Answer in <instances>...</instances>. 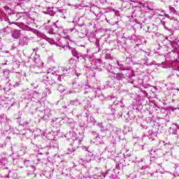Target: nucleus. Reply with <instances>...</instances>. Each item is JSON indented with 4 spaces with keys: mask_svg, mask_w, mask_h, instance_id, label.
<instances>
[{
    "mask_svg": "<svg viewBox=\"0 0 179 179\" xmlns=\"http://www.w3.org/2000/svg\"><path fill=\"white\" fill-rule=\"evenodd\" d=\"M28 163H30V160H25L24 162V164H25V166H27H27H28Z\"/></svg>",
    "mask_w": 179,
    "mask_h": 179,
    "instance_id": "29",
    "label": "nucleus"
},
{
    "mask_svg": "<svg viewBox=\"0 0 179 179\" xmlns=\"http://www.w3.org/2000/svg\"><path fill=\"white\" fill-rule=\"evenodd\" d=\"M29 44V38L23 36L19 39L18 45H27Z\"/></svg>",
    "mask_w": 179,
    "mask_h": 179,
    "instance_id": "5",
    "label": "nucleus"
},
{
    "mask_svg": "<svg viewBox=\"0 0 179 179\" xmlns=\"http://www.w3.org/2000/svg\"><path fill=\"white\" fill-rule=\"evenodd\" d=\"M96 47H99V45H100V43H99V40H97V39L96 41Z\"/></svg>",
    "mask_w": 179,
    "mask_h": 179,
    "instance_id": "32",
    "label": "nucleus"
},
{
    "mask_svg": "<svg viewBox=\"0 0 179 179\" xmlns=\"http://www.w3.org/2000/svg\"><path fill=\"white\" fill-rule=\"evenodd\" d=\"M130 69H123V71H129Z\"/></svg>",
    "mask_w": 179,
    "mask_h": 179,
    "instance_id": "52",
    "label": "nucleus"
},
{
    "mask_svg": "<svg viewBox=\"0 0 179 179\" xmlns=\"http://www.w3.org/2000/svg\"><path fill=\"white\" fill-rule=\"evenodd\" d=\"M136 10H134V11L133 12V15H136Z\"/></svg>",
    "mask_w": 179,
    "mask_h": 179,
    "instance_id": "47",
    "label": "nucleus"
},
{
    "mask_svg": "<svg viewBox=\"0 0 179 179\" xmlns=\"http://www.w3.org/2000/svg\"><path fill=\"white\" fill-rule=\"evenodd\" d=\"M169 10L171 13H177V10H176V8H174L171 6H169Z\"/></svg>",
    "mask_w": 179,
    "mask_h": 179,
    "instance_id": "18",
    "label": "nucleus"
},
{
    "mask_svg": "<svg viewBox=\"0 0 179 179\" xmlns=\"http://www.w3.org/2000/svg\"><path fill=\"white\" fill-rule=\"evenodd\" d=\"M179 0H170V3L172 5H177L178 3Z\"/></svg>",
    "mask_w": 179,
    "mask_h": 179,
    "instance_id": "21",
    "label": "nucleus"
},
{
    "mask_svg": "<svg viewBox=\"0 0 179 179\" xmlns=\"http://www.w3.org/2000/svg\"><path fill=\"white\" fill-rule=\"evenodd\" d=\"M42 76H43L42 80H43V82H44L43 79H47V78H45V76H47V74H46L45 73H43L42 74Z\"/></svg>",
    "mask_w": 179,
    "mask_h": 179,
    "instance_id": "28",
    "label": "nucleus"
},
{
    "mask_svg": "<svg viewBox=\"0 0 179 179\" xmlns=\"http://www.w3.org/2000/svg\"><path fill=\"white\" fill-rule=\"evenodd\" d=\"M110 110L112 111V114H114V111H115V108L111 107Z\"/></svg>",
    "mask_w": 179,
    "mask_h": 179,
    "instance_id": "33",
    "label": "nucleus"
},
{
    "mask_svg": "<svg viewBox=\"0 0 179 179\" xmlns=\"http://www.w3.org/2000/svg\"><path fill=\"white\" fill-rule=\"evenodd\" d=\"M59 12H62V10H59Z\"/></svg>",
    "mask_w": 179,
    "mask_h": 179,
    "instance_id": "57",
    "label": "nucleus"
},
{
    "mask_svg": "<svg viewBox=\"0 0 179 179\" xmlns=\"http://www.w3.org/2000/svg\"><path fill=\"white\" fill-rule=\"evenodd\" d=\"M138 5H143V3L141 1H138Z\"/></svg>",
    "mask_w": 179,
    "mask_h": 179,
    "instance_id": "39",
    "label": "nucleus"
},
{
    "mask_svg": "<svg viewBox=\"0 0 179 179\" xmlns=\"http://www.w3.org/2000/svg\"><path fill=\"white\" fill-rule=\"evenodd\" d=\"M12 48H13V50H15V48H16V47H15V45H12Z\"/></svg>",
    "mask_w": 179,
    "mask_h": 179,
    "instance_id": "42",
    "label": "nucleus"
},
{
    "mask_svg": "<svg viewBox=\"0 0 179 179\" xmlns=\"http://www.w3.org/2000/svg\"><path fill=\"white\" fill-rule=\"evenodd\" d=\"M34 93H36V94H38V93H37V92H35Z\"/></svg>",
    "mask_w": 179,
    "mask_h": 179,
    "instance_id": "55",
    "label": "nucleus"
},
{
    "mask_svg": "<svg viewBox=\"0 0 179 179\" xmlns=\"http://www.w3.org/2000/svg\"><path fill=\"white\" fill-rule=\"evenodd\" d=\"M97 126L100 127L101 132H106V131H108V129L104 126L103 122L97 123Z\"/></svg>",
    "mask_w": 179,
    "mask_h": 179,
    "instance_id": "8",
    "label": "nucleus"
},
{
    "mask_svg": "<svg viewBox=\"0 0 179 179\" xmlns=\"http://www.w3.org/2000/svg\"><path fill=\"white\" fill-rule=\"evenodd\" d=\"M95 64H101V59H96Z\"/></svg>",
    "mask_w": 179,
    "mask_h": 179,
    "instance_id": "26",
    "label": "nucleus"
},
{
    "mask_svg": "<svg viewBox=\"0 0 179 179\" xmlns=\"http://www.w3.org/2000/svg\"><path fill=\"white\" fill-rule=\"evenodd\" d=\"M129 40V38H125L122 36L120 39L117 41V45L120 47H125L127 45V41Z\"/></svg>",
    "mask_w": 179,
    "mask_h": 179,
    "instance_id": "4",
    "label": "nucleus"
},
{
    "mask_svg": "<svg viewBox=\"0 0 179 179\" xmlns=\"http://www.w3.org/2000/svg\"><path fill=\"white\" fill-rule=\"evenodd\" d=\"M110 143H112L114 145V143H115V140L114 141H110Z\"/></svg>",
    "mask_w": 179,
    "mask_h": 179,
    "instance_id": "48",
    "label": "nucleus"
},
{
    "mask_svg": "<svg viewBox=\"0 0 179 179\" xmlns=\"http://www.w3.org/2000/svg\"><path fill=\"white\" fill-rule=\"evenodd\" d=\"M73 152H75V149H73V148H69L66 151V155H71V153H72Z\"/></svg>",
    "mask_w": 179,
    "mask_h": 179,
    "instance_id": "16",
    "label": "nucleus"
},
{
    "mask_svg": "<svg viewBox=\"0 0 179 179\" xmlns=\"http://www.w3.org/2000/svg\"><path fill=\"white\" fill-rule=\"evenodd\" d=\"M46 155H48V152H46Z\"/></svg>",
    "mask_w": 179,
    "mask_h": 179,
    "instance_id": "64",
    "label": "nucleus"
},
{
    "mask_svg": "<svg viewBox=\"0 0 179 179\" xmlns=\"http://www.w3.org/2000/svg\"><path fill=\"white\" fill-rule=\"evenodd\" d=\"M46 158L47 157L45 155H43V153H39L38 161L40 162V160H45Z\"/></svg>",
    "mask_w": 179,
    "mask_h": 179,
    "instance_id": "13",
    "label": "nucleus"
},
{
    "mask_svg": "<svg viewBox=\"0 0 179 179\" xmlns=\"http://www.w3.org/2000/svg\"><path fill=\"white\" fill-rule=\"evenodd\" d=\"M2 106V101H0V108Z\"/></svg>",
    "mask_w": 179,
    "mask_h": 179,
    "instance_id": "44",
    "label": "nucleus"
},
{
    "mask_svg": "<svg viewBox=\"0 0 179 179\" xmlns=\"http://www.w3.org/2000/svg\"><path fill=\"white\" fill-rule=\"evenodd\" d=\"M14 86H20V83H19V82H17Z\"/></svg>",
    "mask_w": 179,
    "mask_h": 179,
    "instance_id": "36",
    "label": "nucleus"
},
{
    "mask_svg": "<svg viewBox=\"0 0 179 179\" xmlns=\"http://www.w3.org/2000/svg\"><path fill=\"white\" fill-rule=\"evenodd\" d=\"M127 82H128V83H132V84H134V81L131 80H129Z\"/></svg>",
    "mask_w": 179,
    "mask_h": 179,
    "instance_id": "38",
    "label": "nucleus"
},
{
    "mask_svg": "<svg viewBox=\"0 0 179 179\" xmlns=\"http://www.w3.org/2000/svg\"><path fill=\"white\" fill-rule=\"evenodd\" d=\"M3 31H6V28L3 29Z\"/></svg>",
    "mask_w": 179,
    "mask_h": 179,
    "instance_id": "50",
    "label": "nucleus"
},
{
    "mask_svg": "<svg viewBox=\"0 0 179 179\" xmlns=\"http://www.w3.org/2000/svg\"><path fill=\"white\" fill-rule=\"evenodd\" d=\"M164 43H167L168 44H170V45H171V47H172V48H173V50H177L179 48L178 43H177L176 42H172L169 40H164Z\"/></svg>",
    "mask_w": 179,
    "mask_h": 179,
    "instance_id": "7",
    "label": "nucleus"
},
{
    "mask_svg": "<svg viewBox=\"0 0 179 179\" xmlns=\"http://www.w3.org/2000/svg\"><path fill=\"white\" fill-rule=\"evenodd\" d=\"M64 108H66V106H64Z\"/></svg>",
    "mask_w": 179,
    "mask_h": 179,
    "instance_id": "60",
    "label": "nucleus"
},
{
    "mask_svg": "<svg viewBox=\"0 0 179 179\" xmlns=\"http://www.w3.org/2000/svg\"><path fill=\"white\" fill-rule=\"evenodd\" d=\"M117 117H119V118H120V117H122V112H120L117 114Z\"/></svg>",
    "mask_w": 179,
    "mask_h": 179,
    "instance_id": "31",
    "label": "nucleus"
},
{
    "mask_svg": "<svg viewBox=\"0 0 179 179\" xmlns=\"http://www.w3.org/2000/svg\"><path fill=\"white\" fill-rule=\"evenodd\" d=\"M83 160L89 163V162L92 160V156L90 155H86L85 157L83 158Z\"/></svg>",
    "mask_w": 179,
    "mask_h": 179,
    "instance_id": "14",
    "label": "nucleus"
},
{
    "mask_svg": "<svg viewBox=\"0 0 179 179\" xmlns=\"http://www.w3.org/2000/svg\"><path fill=\"white\" fill-rule=\"evenodd\" d=\"M65 70H66V71H68L67 69H66L65 67H63V68H62V71H65Z\"/></svg>",
    "mask_w": 179,
    "mask_h": 179,
    "instance_id": "45",
    "label": "nucleus"
},
{
    "mask_svg": "<svg viewBox=\"0 0 179 179\" xmlns=\"http://www.w3.org/2000/svg\"><path fill=\"white\" fill-rule=\"evenodd\" d=\"M141 54L144 57H149V55H150V52L143 51Z\"/></svg>",
    "mask_w": 179,
    "mask_h": 179,
    "instance_id": "19",
    "label": "nucleus"
},
{
    "mask_svg": "<svg viewBox=\"0 0 179 179\" xmlns=\"http://www.w3.org/2000/svg\"><path fill=\"white\" fill-rule=\"evenodd\" d=\"M115 78L117 80H122V79H125V76L122 73H117Z\"/></svg>",
    "mask_w": 179,
    "mask_h": 179,
    "instance_id": "10",
    "label": "nucleus"
},
{
    "mask_svg": "<svg viewBox=\"0 0 179 179\" xmlns=\"http://www.w3.org/2000/svg\"><path fill=\"white\" fill-rule=\"evenodd\" d=\"M145 65H148V63L145 62V63H144V65H145Z\"/></svg>",
    "mask_w": 179,
    "mask_h": 179,
    "instance_id": "54",
    "label": "nucleus"
},
{
    "mask_svg": "<svg viewBox=\"0 0 179 179\" xmlns=\"http://www.w3.org/2000/svg\"><path fill=\"white\" fill-rule=\"evenodd\" d=\"M81 47H85V45H81Z\"/></svg>",
    "mask_w": 179,
    "mask_h": 179,
    "instance_id": "58",
    "label": "nucleus"
},
{
    "mask_svg": "<svg viewBox=\"0 0 179 179\" xmlns=\"http://www.w3.org/2000/svg\"><path fill=\"white\" fill-rule=\"evenodd\" d=\"M19 73V75H20V73Z\"/></svg>",
    "mask_w": 179,
    "mask_h": 179,
    "instance_id": "62",
    "label": "nucleus"
},
{
    "mask_svg": "<svg viewBox=\"0 0 179 179\" xmlns=\"http://www.w3.org/2000/svg\"><path fill=\"white\" fill-rule=\"evenodd\" d=\"M148 138L149 139H151V141H155V137H156V135H155L154 133H151L150 134H148Z\"/></svg>",
    "mask_w": 179,
    "mask_h": 179,
    "instance_id": "17",
    "label": "nucleus"
},
{
    "mask_svg": "<svg viewBox=\"0 0 179 179\" xmlns=\"http://www.w3.org/2000/svg\"><path fill=\"white\" fill-rule=\"evenodd\" d=\"M57 79H58V80H59V82H61V76H59L58 77H57Z\"/></svg>",
    "mask_w": 179,
    "mask_h": 179,
    "instance_id": "35",
    "label": "nucleus"
},
{
    "mask_svg": "<svg viewBox=\"0 0 179 179\" xmlns=\"http://www.w3.org/2000/svg\"><path fill=\"white\" fill-rule=\"evenodd\" d=\"M108 173H110V170H107L106 173H102L103 177L106 178V176H108Z\"/></svg>",
    "mask_w": 179,
    "mask_h": 179,
    "instance_id": "24",
    "label": "nucleus"
},
{
    "mask_svg": "<svg viewBox=\"0 0 179 179\" xmlns=\"http://www.w3.org/2000/svg\"><path fill=\"white\" fill-rule=\"evenodd\" d=\"M105 58L106 59H110V61H113V57H111V55L106 54Z\"/></svg>",
    "mask_w": 179,
    "mask_h": 179,
    "instance_id": "22",
    "label": "nucleus"
},
{
    "mask_svg": "<svg viewBox=\"0 0 179 179\" xmlns=\"http://www.w3.org/2000/svg\"><path fill=\"white\" fill-rule=\"evenodd\" d=\"M12 17H17V15H12Z\"/></svg>",
    "mask_w": 179,
    "mask_h": 179,
    "instance_id": "49",
    "label": "nucleus"
},
{
    "mask_svg": "<svg viewBox=\"0 0 179 179\" xmlns=\"http://www.w3.org/2000/svg\"><path fill=\"white\" fill-rule=\"evenodd\" d=\"M145 167H148V164H145Z\"/></svg>",
    "mask_w": 179,
    "mask_h": 179,
    "instance_id": "56",
    "label": "nucleus"
},
{
    "mask_svg": "<svg viewBox=\"0 0 179 179\" xmlns=\"http://www.w3.org/2000/svg\"><path fill=\"white\" fill-rule=\"evenodd\" d=\"M173 135H176L177 133H176V131H173Z\"/></svg>",
    "mask_w": 179,
    "mask_h": 179,
    "instance_id": "51",
    "label": "nucleus"
},
{
    "mask_svg": "<svg viewBox=\"0 0 179 179\" xmlns=\"http://www.w3.org/2000/svg\"><path fill=\"white\" fill-rule=\"evenodd\" d=\"M37 107L38 110L43 113V118L45 120H48V118H50V117H51V110L50 109H45V103L38 102Z\"/></svg>",
    "mask_w": 179,
    "mask_h": 179,
    "instance_id": "2",
    "label": "nucleus"
},
{
    "mask_svg": "<svg viewBox=\"0 0 179 179\" xmlns=\"http://www.w3.org/2000/svg\"><path fill=\"white\" fill-rule=\"evenodd\" d=\"M8 23H10V24H17V22H10L9 20H8Z\"/></svg>",
    "mask_w": 179,
    "mask_h": 179,
    "instance_id": "30",
    "label": "nucleus"
},
{
    "mask_svg": "<svg viewBox=\"0 0 179 179\" xmlns=\"http://www.w3.org/2000/svg\"><path fill=\"white\" fill-rule=\"evenodd\" d=\"M120 103H122V100L120 101Z\"/></svg>",
    "mask_w": 179,
    "mask_h": 179,
    "instance_id": "59",
    "label": "nucleus"
},
{
    "mask_svg": "<svg viewBox=\"0 0 179 179\" xmlns=\"http://www.w3.org/2000/svg\"><path fill=\"white\" fill-rule=\"evenodd\" d=\"M115 169H117V170H120L121 169V167L120 166V163L116 164Z\"/></svg>",
    "mask_w": 179,
    "mask_h": 179,
    "instance_id": "27",
    "label": "nucleus"
},
{
    "mask_svg": "<svg viewBox=\"0 0 179 179\" xmlns=\"http://www.w3.org/2000/svg\"><path fill=\"white\" fill-rule=\"evenodd\" d=\"M73 57H76V58H77V59H79V58H81V59H85V57H83V56H78V55H75V54H73Z\"/></svg>",
    "mask_w": 179,
    "mask_h": 179,
    "instance_id": "23",
    "label": "nucleus"
},
{
    "mask_svg": "<svg viewBox=\"0 0 179 179\" xmlns=\"http://www.w3.org/2000/svg\"><path fill=\"white\" fill-rule=\"evenodd\" d=\"M33 62L34 64L31 66V70L34 73H40L44 66V63L41 61V59H40L39 57H34Z\"/></svg>",
    "mask_w": 179,
    "mask_h": 179,
    "instance_id": "1",
    "label": "nucleus"
},
{
    "mask_svg": "<svg viewBox=\"0 0 179 179\" xmlns=\"http://www.w3.org/2000/svg\"><path fill=\"white\" fill-rule=\"evenodd\" d=\"M141 45V43L136 44V47H139Z\"/></svg>",
    "mask_w": 179,
    "mask_h": 179,
    "instance_id": "41",
    "label": "nucleus"
},
{
    "mask_svg": "<svg viewBox=\"0 0 179 179\" xmlns=\"http://www.w3.org/2000/svg\"><path fill=\"white\" fill-rule=\"evenodd\" d=\"M74 143H79L80 145V143H82V140H78V138H76L74 141Z\"/></svg>",
    "mask_w": 179,
    "mask_h": 179,
    "instance_id": "25",
    "label": "nucleus"
},
{
    "mask_svg": "<svg viewBox=\"0 0 179 179\" xmlns=\"http://www.w3.org/2000/svg\"><path fill=\"white\" fill-rule=\"evenodd\" d=\"M10 71L6 69L3 71V75L6 79H9V76H10Z\"/></svg>",
    "mask_w": 179,
    "mask_h": 179,
    "instance_id": "11",
    "label": "nucleus"
},
{
    "mask_svg": "<svg viewBox=\"0 0 179 179\" xmlns=\"http://www.w3.org/2000/svg\"><path fill=\"white\" fill-rule=\"evenodd\" d=\"M86 115L87 118V122H89L90 124H96V120H94V117H93V116H89L87 113H86Z\"/></svg>",
    "mask_w": 179,
    "mask_h": 179,
    "instance_id": "9",
    "label": "nucleus"
},
{
    "mask_svg": "<svg viewBox=\"0 0 179 179\" xmlns=\"http://www.w3.org/2000/svg\"><path fill=\"white\" fill-rule=\"evenodd\" d=\"M45 79H43L45 83H48L49 85H54L57 81V75H51L50 76H45Z\"/></svg>",
    "mask_w": 179,
    "mask_h": 179,
    "instance_id": "3",
    "label": "nucleus"
},
{
    "mask_svg": "<svg viewBox=\"0 0 179 179\" xmlns=\"http://www.w3.org/2000/svg\"><path fill=\"white\" fill-rule=\"evenodd\" d=\"M122 170H123V171H125L126 169H124V166H122Z\"/></svg>",
    "mask_w": 179,
    "mask_h": 179,
    "instance_id": "43",
    "label": "nucleus"
},
{
    "mask_svg": "<svg viewBox=\"0 0 179 179\" xmlns=\"http://www.w3.org/2000/svg\"><path fill=\"white\" fill-rule=\"evenodd\" d=\"M43 93L45 96H48V95L51 94V90H50V88H45Z\"/></svg>",
    "mask_w": 179,
    "mask_h": 179,
    "instance_id": "15",
    "label": "nucleus"
},
{
    "mask_svg": "<svg viewBox=\"0 0 179 179\" xmlns=\"http://www.w3.org/2000/svg\"><path fill=\"white\" fill-rule=\"evenodd\" d=\"M164 28H165L166 30H169V29H168L166 26H164Z\"/></svg>",
    "mask_w": 179,
    "mask_h": 179,
    "instance_id": "53",
    "label": "nucleus"
},
{
    "mask_svg": "<svg viewBox=\"0 0 179 179\" xmlns=\"http://www.w3.org/2000/svg\"><path fill=\"white\" fill-rule=\"evenodd\" d=\"M33 51H34V52H37V51H38V48H36L33 49Z\"/></svg>",
    "mask_w": 179,
    "mask_h": 179,
    "instance_id": "34",
    "label": "nucleus"
},
{
    "mask_svg": "<svg viewBox=\"0 0 179 179\" xmlns=\"http://www.w3.org/2000/svg\"><path fill=\"white\" fill-rule=\"evenodd\" d=\"M91 135H92V136H94V138H99V134H97V132L92 131L91 132Z\"/></svg>",
    "mask_w": 179,
    "mask_h": 179,
    "instance_id": "20",
    "label": "nucleus"
},
{
    "mask_svg": "<svg viewBox=\"0 0 179 179\" xmlns=\"http://www.w3.org/2000/svg\"><path fill=\"white\" fill-rule=\"evenodd\" d=\"M161 22H162V23L163 26H165V24H166V22H163V21H161Z\"/></svg>",
    "mask_w": 179,
    "mask_h": 179,
    "instance_id": "40",
    "label": "nucleus"
},
{
    "mask_svg": "<svg viewBox=\"0 0 179 179\" xmlns=\"http://www.w3.org/2000/svg\"><path fill=\"white\" fill-rule=\"evenodd\" d=\"M166 17H170V16L168 14H165Z\"/></svg>",
    "mask_w": 179,
    "mask_h": 179,
    "instance_id": "46",
    "label": "nucleus"
},
{
    "mask_svg": "<svg viewBox=\"0 0 179 179\" xmlns=\"http://www.w3.org/2000/svg\"><path fill=\"white\" fill-rule=\"evenodd\" d=\"M8 139H10V137H8Z\"/></svg>",
    "mask_w": 179,
    "mask_h": 179,
    "instance_id": "63",
    "label": "nucleus"
},
{
    "mask_svg": "<svg viewBox=\"0 0 179 179\" xmlns=\"http://www.w3.org/2000/svg\"><path fill=\"white\" fill-rule=\"evenodd\" d=\"M71 106H80V102L78 99L70 101Z\"/></svg>",
    "mask_w": 179,
    "mask_h": 179,
    "instance_id": "12",
    "label": "nucleus"
},
{
    "mask_svg": "<svg viewBox=\"0 0 179 179\" xmlns=\"http://www.w3.org/2000/svg\"><path fill=\"white\" fill-rule=\"evenodd\" d=\"M119 139H121V137H120V136H119Z\"/></svg>",
    "mask_w": 179,
    "mask_h": 179,
    "instance_id": "61",
    "label": "nucleus"
},
{
    "mask_svg": "<svg viewBox=\"0 0 179 179\" xmlns=\"http://www.w3.org/2000/svg\"><path fill=\"white\" fill-rule=\"evenodd\" d=\"M117 65L120 66V68H122V64H120V62H117Z\"/></svg>",
    "mask_w": 179,
    "mask_h": 179,
    "instance_id": "37",
    "label": "nucleus"
},
{
    "mask_svg": "<svg viewBox=\"0 0 179 179\" xmlns=\"http://www.w3.org/2000/svg\"><path fill=\"white\" fill-rule=\"evenodd\" d=\"M20 36H22L20 30L15 29L12 31L11 37H13V38H15V40H17V38H20Z\"/></svg>",
    "mask_w": 179,
    "mask_h": 179,
    "instance_id": "6",
    "label": "nucleus"
}]
</instances>
